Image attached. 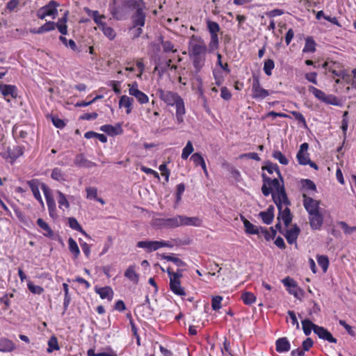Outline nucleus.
I'll list each match as a JSON object with an SVG mask.
<instances>
[{
	"label": "nucleus",
	"mask_w": 356,
	"mask_h": 356,
	"mask_svg": "<svg viewBox=\"0 0 356 356\" xmlns=\"http://www.w3.org/2000/svg\"><path fill=\"white\" fill-rule=\"evenodd\" d=\"M263 184L262 194L267 197L272 195V199L277 207V220H283L284 225L288 227L292 221V214L289 209L291 201L288 198L284 185H280L277 179H272L265 173L261 174Z\"/></svg>",
	"instance_id": "obj_1"
},
{
	"label": "nucleus",
	"mask_w": 356,
	"mask_h": 356,
	"mask_svg": "<svg viewBox=\"0 0 356 356\" xmlns=\"http://www.w3.org/2000/svg\"><path fill=\"white\" fill-rule=\"evenodd\" d=\"M156 95L168 106H175V118L177 123L180 124L184 121L186 113L185 103L183 98L177 93L171 90H166L161 88H157Z\"/></svg>",
	"instance_id": "obj_2"
},
{
	"label": "nucleus",
	"mask_w": 356,
	"mask_h": 356,
	"mask_svg": "<svg viewBox=\"0 0 356 356\" xmlns=\"http://www.w3.org/2000/svg\"><path fill=\"white\" fill-rule=\"evenodd\" d=\"M202 220L197 217H187L178 215L173 218H156L154 225L159 229H174L180 226H195L199 227Z\"/></svg>",
	"instance_id": "obj_3"
},
{
	"label": "nucleus",
	"mask_w": 356,
	"mask_h": 356,
	"mask_svg": "<svg viewBox=\"0 0 356 356\" xmlns=\"http://www.w3.org/2000/svg\"><path fill=\"white\" fill-rule=\"evenodd\" d=\"M188 50L190 56H205L207 47L200 36L193 35L188 43Z\"/></svg>",
	"instance_id": "obj_4"
},
{
	"label": "nucleus",
	"mask_w": 356,
	"mask_h": 356,
	"mask_svg": "<svg viewBox=\"0 0 356 356\" xmlns=\"http://www.w3.org/2000/svg\"><path fill=\"white\" fill-rule=\"evenodd\" d=\"M251 92V97L257 101H261L270 95L268 90L261 87L259 77L257 75L252 76Z\"/></svg>",
	"instance_id": "obj_5"
},
{
	"label": "nucleus",
	"mask_w": 356,
	"mask_h": 356,
	"mask_svg": "<svg viewBox=\"0 0 356 356\" xmlns=\"http://www.w3.org/2000/svg\"><path fill=\"white\" fill-rule=\"evenodd\" d=\"M309 91L321 102L326 104L339 106L340 104L338 98L334 95H326L323 90L314 86L309 87Z\"/></svg>",
	"instance_id": "obj_6"
},
{
	"label": "nucleus",
	"mask_w": 356,
	"mask_h": 356,
	"mask_svg": "<svg viewBox=\"0 0 356 356\" xmlns=\"http://www.w3.org/2000/svg\"><path fill=\"white\" fill-rule=\"evenodd\" d=\"M67 13H65L64 16L60 18L57 23L54 22H47L44 24H43L45 32H49L51 31H54L56 28L58 29V31L62 35L67 34Z\"/></svg>",
	"instance_id": "obj_7"
},
{
	"label": "nucleus",
	"mask_w": 356,
	"mask_h": 356,
	"mask_svg": "<svg viewBox=\"0 0 356 356\" xmlns=\"http://www.w3.org/2000/svg\"><path fill=\"white\" fill-rule=\"evenodd\" d=\"M58 6L59 4L56 1H51L48 4L38 10L37 17L40 19H44L47 16H51L53 19H55L58 14L57 7Z\"/></svg>",
	"instance_id": "obj_8"
},
{
	"label": "nucleus",
	"mask_w": 356,
	"mask_h": 356,
	"mask_svg": "<svg viewBox=\"0 0 356 356\" xmlns=\"http://www.w3.org/2000/svg\"><path fill=\"white\" fill-rule=\"evenodd\" d=\"M41 189L46 199L49 216L52 218H55L56 217V205L55 200L51 194L50 189L45 184H42L41 185Z\"/></svg>",
	"instance_id": "obj_9"
},
{
	"label": "nucleus",
	"mask_w": 356,
	"mask_h": 356,
	"mask_svg": "<svg viewBox=\"0 0 356 356\" xmlns=\"http://www.w3.org/2000/svg\"><path fill=\"white\" fill-rule=\"evenodd\" d=\"M24 147L23 146L16 145L13 147H7L4 152L1 154L3 158L10 159L11 163L15 161L19 156L24 154Z\"/></svg>",
	"instance_id": "obj_10"
},
{
	"label": "nucleus",
	"mask_w": 356,
	"mask_h": 356,
	"mask_svg": "<svg viewBox=\"0 0 356 356\" xmlns=\"http://www.w3.org/2000/svg\"><path fill=\"white\" fill-rule=\"evenodd\" d=\"M323 67L328 72L332 73L334 76L342 77L346 74L345 70L342 68L340 63L336 61H326L323 64Z\"/></svg>",
	"instance_id": "obj_11"
},
{
	"label": "nucleus",
	"mask_w": 356,
	"mask_h": 356,
	"mask_svg": "<svg viewBox=\"0 0 356 356\" xmlns=\"http://www.w3.org/2000/svg\"><path fill=\"white\" fill-rule=\"evenodd\" d=\"M303 206L308 214L320 211V202L302 194Z\"/></svg>",
	"instance_id": "obj_12"
},
{
	"label": "nucleus",
	"mask_w": 356,
	"mask_h": 356,
	"mask_svg": "<svg viewBox=\"0 0 356 356\" xmlns=\"http://www.w3.org/2000/svg\"><path fill=\"white\" fill-rule=\"evenodd\" d=\"M0 92L8 102H10V97L15 99L17 97V88L14 85L0 84Z\"/></svg>",
	"instance_id": "obj_13"
},
{
	"label": "nucleus",
	"mask_w": 356,
	"mask_h": 356,
	"mask_svg": "<svg viewBox=\"0 0 356 356\" xmlns=\"http://www.w3.org/2000/svg\"><path fill=\"white\" fill-rule=\"evenodd\" d=\"M170 278V289L172 292L177 296H185V290L181 286V279H179V277L175 275L168 276Z\"/></svg>",
	"instance_id": "obj_14"
},
{
	"label": "nucleus",
	"mask_w": 356,
	"mask_h": 356,
	"mask_svg": "<svg viewBox=\"0 0 356 356\" xmlns=\"http://www.w3.org/2000/svg\"><path fill=\"white\" fill-rule=\"evenodd\" d=\"M309 145L304 143L300 145V149L297 153L296 159L300 165H306L309 161V154L307 152Z\"/></svg>",
	"instance_id": "obj_15"
},
{
	"label": "nucleus",
	"mask_w": 356,
	"mask_h": 356,
	"mask_svg": "<svg viewBox=\"0 0 356 356\" xmlns=\"http://www.w3.org/2000/svg\"><path fill=\"white\" fill-rule=\"evenodd\" d=\"M309 225L312 229L318 230L323 222V216L320 211L309 214Z\"/></svg>",
	"instance_id": "obj_16"
},
{
	"label": "nucleus",
	"mask_w": 356,
	"mask_h": 356,
	"mask_svg": "<svg viewBox=\"0 0 356 356\" xmlns=\"http://www.w3.org/2000/svg\"><path fill=\"white\" fill-rule=\"evenodd\" d=\"M261 170H266L270 175H272L275 172L277 175V178L275 177L274 179H277L280 185H284V179L277 163H273L268 161L261 167Z\"/></svg>",
	"instance_id": "obj_17"
},
{
	"label": "nucleus",
	"mask_w": 356,
	"mask_h": 356,
	"mask_svg": "<svg viewBox=\"0 0 356 356\" xmlns=\"http://www.w3.org/2000/svg\"><path fill=\"white\" fill-rule=\"evenodd\" d=\"M143 10L144 8H139L132 15V29L136 28L138 26L143 27L145 26L146 15Z\"/></svg>",
	"instance_id": "obj_18"
},
{
	"label": "nucleus",
	"mask_w": 356,
	"mask_h": 356,
	"mask_svg": "<svg viewBox=\"0 0 356 356\" xmlns=\"http://www.w3.org/2000/svg\"><path fill=\"white\" fill-rule=\"evenodd\" d=\"M314 333L321 339L327 341L330 343H336L337 339L334 338L330 332L322 326L316 327Z\"/></svg>",
	"instance_id": "obj_19"
},
{
	"label": "nucleus",
	"mask_w": 356,
	"mask_h": 356,
	"mask_svg": "<svg viewBox=\"0 0 356 356\" xmlns=\"http://www.w3.org/2000/svg\"><path fill=\"white\" fill-rule=\"evenodd\" d=\"M27 184L30 187L34 197L42 205L44 206V202L42 198V196L40 193V185H42V184H40V181L36 179H33L31 180H29L27 181Z\"/></svg>",
	"instance_id": "obj_20"
},
{
	"label": "nucleus",
	"mask_w": 356,
	"mask_h": 356,
	"mask_svg": "<svg viewBox=\"0 0 356 356\" xmlns=\"http://www.w3.org/2000/svg\"><path fill=\"white\" fill-rule=\"evenodd\" d=\"M136 246L149 253L159 249V241H140L137 243Z\"/></svg>",
	"instance_id": "obj_21"
},
{
	"label": "nucleus",
	"mask_w": 356,
	"mask_h": 356,
	"mask_svg": "<svg viewBox=\"0 0 356 356\" xmlns=\"http://www.w3.org/2000/svg\"><path fill=\"white\" fill-rule=\"evenodd\" d=\"M300 232V229L296 225H294L291 228L287 229L284 234L287 243L289 244H296V241Z\"/></svg>",
	"instance_id": "obj_22"
},
{
	"label": "nucleus",
	"mask_w": 356,
	"mask_h": 356,
	"mask_svg": "<svg viewBox=\"0 0 356 356\" xmlns=\"http://www.w3.org/2000/svg\"><path fill=\"white\" fill-rule=\"evenodd\" d=\"M100 130L111 136L122 134L123 133V129L120 124H117L115 127L111 124H104L100 127Z\"/></svg>",
	"instance_id": "obj_23"
},
{
	"label": "nucleus",
	"mask_w": 356,
	"mask_h": 356,
	"mask_svg": "<svg viewBox=\"0 0 356 356\" xmlns=\"http://www.w3.org/2000/svg\"><path fill=\"white\" fill-rule=\"evenodd\" d=\"M74 163L76 166L79 168L84 167L90 168L96 166V163L86 159L83 154H77L74 158Z\"/></svg>",
	"instance_id": "obj_24"
},
{
	"label": "nucleus",
	"mask_w": 356,
	"mask_h": 356,
	"mask_svg": "<svg viewBox=\"0 0 356 356\" xmlns=\"http://www.w3.org/2000/svg\"><path fill=\"white\" fill-rule=\"evenodd\" d=\"M86 13L91 16L95 22V24L98 26L99 29H101L106 24L102 22L103 19L106 18L105 15H100L98 10H92L89 8H85Z\"/></svg>",
	"instance_id": "obj_25"
},
{
	"label": "nucleus",
	"mask_w": 356,
	"mask_h": 356,
	"mask_svg": "<svg viewBox=\"0 0 356 356\" xmlns=\"http://www.w3.org/2000/svg\"><path fill=\"white\" fill-rule=\"evenodd\" d=\"M264 223L270 225L274 218V207L273 205L268 207L266 211H261L259 214Z\"/></svg>",
	"instance_id": "obj_26"
},
{
	"label": "nucleus",
	"mask_w": 356,
	"mask_h": 356,
	"mask_svg": "<svg viewBox=\"0 0 356 356\" xmlns=\"http://www.w3.org/2000/svg\"><path fill=\"white\" fill-rule=\"evenodd\" d=\"M241 220L243 222L245 232L248 234H259L260 227H257L247 220L245 216H241Z\"/></svg>",
	"instance_id": "obj_27"
},
{
	"label": "nucleus",
	"mask_w": 356,
	"mask_h": 356,
	"mask_svg": "<svg viewBox=\"0 0 356 356\" xmlns=\"http://www.w3.org/2000/svg\"><path fill=\"white\" fill-rule=\"evenodd\" d=\"M95 291L99 295L102 299H107L111 301L113 297V291L110 286L95 287Z\"/></svg>",
	"instance_id": "obj_28"
},
{
	"label": "nucleus",
	"mask_w": 356,
	"mask_h": 356,
	"mask_svg": "<svg viewBox=\"0 0 356 356\" xmlns=\"http://www.w3.org/2000/svg\"><path fill=\"white\" fill-rule=\"evenodd\" d=\"M276 350L278 353L288 352L291 348V344L286 337L279 338L275 341Z\"/></svg>",
	"instance_id": "obj_29"
},
{
	"label": "nucleus",
	"mask_w": 356,
	"mask_h": 356,
	"mask_svg": "<svg viewBox=\"0 0 356 356\" xmlns=\"http://www.w3.org/2000/svg\"><path fill=\"white\" fill-rule=\"evenodd\" d=\"M125 6H124V3H122L121 5L114 6L111 8V13L113 15V18L121 20L122 19L125 15Z\"/></svg>",
	"instance_id": "obj_30"
},
{
	"label": "nucleus",
	"mask_w": 356,
	"mask_h": 356,
	"mask_svg": "<svg viewBox=\"0 0 356 356\" xmlns=\"http://www.w3.org/2000/svg\"><path fill=\"white\" fill-rule=\"evenodd\" d=\"M124 277L134 284H138L139 281V275L136 272V266L131 265L124 272Z\"/></svg>",
	"instance_id": "obj_31"
},
{
	"label": "nucleus",
	"mask_w": 356,
	"mask_h": 356,
	"mask_svg": "<svg viewBox=\"0 0 356 356\" xmlns=\"http://www.w3.org/2000/svg\"><path fill=\"white\" fill-rule=\"evenodd\" d=\"M36 222L38 226L43 231L42 234L44 236L48 238H52L54 236V231L43 219L38 218Z\"/></svg>",
	"instance_id": "obj_32"
},
{
	"label": "nucleus",
	"mask_w": 356,
	"mask_h": 356,
	"mask_svg": "<svg viewBox=\"0 0 356 356\" xmlns=\"http://www.w3.org/2000/svg\"><path fill=\"white\" fill-rule=\"evenodd\" d=\"M133 103V98L129 97L127 95H122L120 98L119 106L120 107H124L126 108L127 114H129L132 111Z\"/></svg>",
	"instance_id": "obj_33"
},
{
	"label": "nucleus",
	"mask_w": 356,
	"mask_h": 356,
	"mask_svg": "<svg viewBox=\"0 0 356 356\" xmlns=\"http://www.w3.org/2000/svg\"><path fill=\"white\" fill-rule=\"evenodd\" d=\"M15 348V343L13 341L7 338L0 339V351L6 353L11 352Z\"/></svg>",
	"instance_id": "obj_34"
},
{
	"label": "nucleus",
	"mask_w": 356,
	"mask_h": 356,
	"mask_svg": "<svg viewBox=\"0 0 356 356\" xmlns=\"http://www.w3.org/2000/svg\"><path fill=\"white\" fill-rule=\"evenodd\" d=\"M12 133L15 138H20L22 140L26 139L29 136L28 131L22 129V126L18 124L13 126Z\"/></svg>",
	"instance_id": "obj_35"
},
{
	"label": "nucleus",
	"mask_w": 356,
	"mask_h": 356,
	"mask_svg": "<svg viewBox=\"0 0 356 356\" xmlns=\"http://www.w3.org/2000/svg\"><path fill=\"white\" fill-rule=\"evenodd\" d=\"M68 225L70 227L74 230L78 231L87 238H90V236L83 229L77 220L74 217L68 218Z\"/></svg>",
	"instance_id": "obj_36"
},
{
	"label": "nucleus",
	"mask_w": 356,
	"mask_h": 356,
	"mask_svg": "<svg viewBox=\"0 0 356 356\" xmlns=\"http://www.w3.org/2000/svg\"><path fill=\"white\" fill-rule=\"evenodd\" d=\"M316 42L312 37H307L305 39V47L302 49L303 53H314L316 51Z\"/></svg>",
	"instance_id": "obj_37"
},
{
	"label": "nucleus",
	"mask_w": 356,
	"mask_h": 356,
	"mask_svg": "<svg viewBox=\"0 0 356 356\" xmlns=\"http://www.w3.org/2000/svg\"><path fill=\"white\" fill-rule=\"evenodd\" d=\"M319 325H317L314 323H313L309 319H305L302 321V327L304 332V334L306 336H309L312 330L314 332V330L316 327H318Z\"/></svg>",
	"instance_id": "obj_38"
},
{
	"label": "nucleus",
	"mask_w": 356,
	"mask_h": 356,
	"mask_svg": "<svg viewBox=\"0 0 356 356\" xmlns=\"http://www.w3.org/2000/svg\"><path fill=\"white\" fill-rule=\"evenodd\" d=\"M125 8H134L138 10L139 8H145L143 0H127L123 2Z\"/></svg>",
	"instance_id": "obj_39"
},
{
	"label": "nucleus",
	"mask_w": 356,
	"mask_h": 356,
	"mask_svg": "<svg viewBox=\"0 0 356 356\" xmlns=\"http://www.w3.org/2000/svg\"><path fill=\"white\" fill-rule=\"evenodd\" d=\"M67 242L70 252L73 254L74 259H77L80 255V250L76 242L72 237L69 238Z\"/></svg>",
	"instance_id": "obj_40"
},
{
	"label": "nucleus",
	"mask_w": 356,
	"mask_h": 356,
	"mask_svg": "<svg viewBox=\"0 0 356 356\" xmlns=\"http://www.w3.org/2000/svg\"><path fill=\"white\" fill-rule=\"evenodd\" d=\"M193 60V65L196 71L199 72L204 65L205 56H190Z\"/></svg>",
	"instance_id": "obj_41"
},
{
	"label": "nucleus",
	"mask_w": 356,
	"mask_h": 356,
	"mask_svg": "<svg viewBox=\"0 0 356 356\" xmlns=\"http://www.w3.org/2000/svg\"><path fill=\"white\" fill-rule=\"evenodd\" d=\"M48 348L47 352L48 353H52L54 350H60L58 339L55 335H52L47 341Z\"/></svg>",
	"instance_id": "obj_42"
},
{
	"label": "nucleus",
	"mask_w": 356,
	"mask_h": 356,
	"mask_svg": "<svg viewBox=\"0 0 356 356\" xmlns=\"http://www.w3.org/2000/svg\"><path fill=\"white\" fill-rule=\"evenodd\" d=\"M219 48V38L218 33L210 34V41L209 42V51L213 52Z\"/></svg>",
	"instance_id": "obj_43"
},
{
	"label": "nucleus",
	"mask_w": 356,
	"mask_h": 356,
	"mask_svg": "<svg viewBox=\"0 0 356 356\" xmlns=\"http://www.w3.org/2000/svg\"><path fill=\"white\" fill-rule=\"evenodd\" d=\"M161 258L167 260L168 261L173 262L178 267H185L186 264L179 258L175 257L174 254L170 255L162 254Z\"/></svg>",
	"instance_id": "obj_44"
},
{
	"label": "nucleus",
	"mask_w": 356,
	"mask_h": 356,
	"mask_svg": "<svg viewBox=\"0 0 356 356\" xmlns=\"http://www.w3.org/2000/svg\"><path fill=\"white\" fill-rule=\"evenodd\" d=\"M161 44L165 53H176L177 51L174 44L170 40H164L163 38H161Z\"/></svg>",
	"instance_id": "obj_45"
},
{
	"label": "nucleus",
	"mask_w": 356,
	"mask_h": 356,
	"mask_svg": "<svg viewBox=\"0 0 356 356\" xmlns=\"http://www.w3.org/2000/svg\"><path fill=\"white\" fill-rule=\"evenodd\" d=\"M316 260L318 265L322 268L323 271L325 273L329 267V259L326 255H317Z\"/></svg>",
	"instance_id": "obj_46"
},
{
	"label": "nucleus",
	"mask_w": 356,
	"mask_h": 356,
	"mask_svg": "<svg viewBox=\"0 0 356 356\" xmlns=\"http://www.w3.org/2000/svg\"><path fill=\"white\" fill-rule=\"evenodd\" d=\"M241 298L244 304L250 305L256 301V296L251 292L246 291L241 294Z\"/></svg>",
	"instance_id": "obj_47"
},
{
	"label": "nucleus",
	"mask_w": 356,
	"mask_h": 356,
	"mask_svg": "<svg viewBox=\"0 0 356 356\" xmlns=\"http://www.w3.org/2000/svg\"><path fill=\"white\" fill-rule=\"evenodd\" d=\"M131 96L134 97L140 104H145L149 102L148 96L140 90L136 91L134 94L131 95Z\"/></svg>",
	"instance_id": "obj_48"
},
{
	"label": "nucleus",
	"mask_w": 356,
	"mask_h": 356,
	"mask_svg": "<svg viewBox=\"0 0 356 356\" xmlns=\"http://www.w3.org/2000/svg\"><path fill=\"white\" fill-rule=\"evenodd\" d=\"M337 224L341 227L345 234L350 235L356 232V226L350 227L344 221H339Z\"/></svg>",
	"instance_id": "obj_49"
},
{
	"label": "nucleus",
	"mask_w": 356,
	"mask_h": 356,
	"mask_svg": "<svg viewBox=\"0 0 356 356\" xmlns=\"http://www.w3.org/2000/svg\"><path fill=\"white\" fill-rule=\"evenodd\" d=\"M194 150L193 143L191 141L188 140L184 147L181 153V159L186 160L188 158V156L193 153Z\"/></svg>",
	"instance_id": "obj_50"
},
{
	"label": "nucleus",
	"mask_w": 356,
	"mask_h": 356,
	"mask_svg": "<svg viewBox=\"0 0 356 356\" xmlns=\"http://www.w3.org/2000/svg\"><path fill=\"white\" fill-rule=\"evenodd\" d=\"M58 202L60 209H68L70 207V203L67 201L65 195L60 191H58Z\"/></svg>",
	"instance_id": "obj_51"
},
{
	"label": "nucleus",
	"mask_w": 356,
	"mask_h": 356,
	"mask_svg": "<svg viewBox=\"0 0 356 356\" xmlns=\"http://www.w3.org/2000/svg\"><path fill=\"white\" fill-rule=\"evenodd\" d=\"M135 64L136 65L137 70H138V73L136 74V76L137 78L141 79H142V75L144 73L145 70V64H144L143 58H138L136 60Z\"/></svg>",
	"instance_id": "obj_52"
},
{
	"label": "nucleus",
	"mask_w": 356,
	"mask_h": 356,
	"mask_svg": "<svg viewBox=\"0 0 356 356\" xmlns=\"http://www.w3.org/2000/svg\"><path fill=\"white\" fill-rule=\"evenodd\" d=\"M272 156L282 165H286L289 163L287 158L279 150L273 151Z\"/></svg>",
	"instance_id": "obj_53"
},
{
	"label": "nucleus",
	"mask_w": 356,
	"mask_h": 356,
	"mask_svg": "<svg viewBox=\"0 0 356 356\" xmlns=\"http://www.w3.org/2000/svg\"><path fill=\"white\" fill-rule=\"evenodd\" d=\"M275 67V63L273 60L268 58L264 61V71L267 76L272 74V70Z\"/></svg>",
	"instance_id": "obj_54"
},
{
	"label": "nucleus",
	"mask_w": 356,
	"mask_h": 356,
	"mask_svg": "<svg viewBox=\"0 0 356 356\" xmlns=\"http://www.w3.org/2000/svg\"><path fill=\"white\" fill-rule=\"evenodd\" d=\"M100 29L102 31L104 35L106 36L109 40H113L115 38L116 35L115 31L113 28L108 26L106 24H105L104 26H102Z\"/></svg>",
	"instance_id": "obj_55"
},
{
	"label": "nucleus",
	"mask_w": 356,
	"mask_h": 356,
	"mask_svg": "<svg viewBox=\"0 0 356 356\" xmlns=\"http://www.w3.org/2000/svg\"><path fill=\"white\" fill-rule=\"evenodd\" d=\"M51 177L53 179L58 181H65V175L58 168H55L52 170Z\"/></svg>",
	"instance_id": "obj_56"
},
{
	"label": "nucleus",
	"mask_w": 356,
	"mask_h": 356,
	"mask_svg": "<svg viewBox=\"0 0 356 356\" xmlns=\"http://www.w3.org/2000/svg\"><path fill=\"white\" fill-rule=\"evenodd\" d=\"M29 290L33 294L40 295L44 292V289L38 285H35L31 281L27 283Z\"/></svg>",
	"instance_id": "obj_57"
},
{
	"label": "nucleus",
	"mask_w": 356,
	"mask_h": 356,
	"mask_svg": "<svg viewBox=\"0 0 356 356\" xmlns=\"http://www.w3.org/2000/svg\"><path fill=\"white\" fill-rule=\"evenodd\" d=\"M207 25L210 34L218 33L220 30L219 24L216 22L208 20Z\"/></svg>",
	"instance_id": "obj_58"
},
{
	"label": "nucleus",
	"mask_w": 356,
	"mask_h": 356,
	"mask_svg": "<svg viewBox=\"0 0 356 356\" xmlns=\"http://www.w3.org/2000/svg\"><path fill=\"white\" fill-rule=\"evenodd\" d=\"M302 188L307 191H316V184L311 179H302Z\"/></svg>",
	"instance_id": "obj_59"
},
{
	"label": "nucleus",
	"mask_w": 356,
	"mask_h": 356,
	"mask_svg": "<svg viewBox=\"0 0 356 356\" xmlns=\"http://www.w3.org/2000/svg\"><path fill=\"white\" fill-rule=\"evenodd\" d=\"M222 297L220 296H213L211 299V307L213 310L216 311L221 308V302Z\"/></svg>",
	"instance_id": "obj_60"
},
{
	"label": "nucleus",
	"mask_w": 356,
	"mask_h": 356,
	"mask_svg": "<svg viewBox=\"0 0 356 356\" xmlns=\"http://www.w3.org/2000/svg\"><path fill=\"white\" fill-rule=\"evenodd\" d=\"M191 160L193 162L195 166L200 165V163H202L204 161L203 156L198 152L192 154Z\"/></svg>",
	"instance_id": "obj_61"
},
{
	"label": "nucleus",
	"mask_w": 356,
	"mask_h": 356,
	"mask_svg": "<svg viewBox=\"0 0 356 356\" xmlns=\"http://www.w3.org/2000/svg\"><path fill=\"white\" fill-rule=\"evenodd\" d=\"M282 283L286 287H287L288 290L289 289L296 288V286H297L296 282L290 277H286L284 279H283Z\"/></svg>",
	"instance_id": "obj_62"
},
{
	"label": "nucleus",
	"mask_w": 356,
	"mask_h": 356,
	"mask_svg": "<svg viewBox=\"0 0 356 356\" xmlns=\"http://www.w3.org/2000/svg\"><path fill=\"white\" fill-rule=\"evenodd\" d=\"M289 293L291 295H293L296 298L300 299L303 296L304 291L303 290L299 287L298 285L296 288H292L289 289Z\"/></svg>",
	"instance_id": "obj_63"
},
{
	"label": "nucleus",
	"mask_w": 356,
	"mask_h": 356,
	"mask_svg": "<svg viewBox=\"0 0 356 356\" xmlns=\"http://www.w3.org/2000/svg\"><path fill=\"white\" fill-rule=\"evenodd\" d=\"M51 122L58 129H63L66 124L62 119H60L57 116H51Z\"/></svg>",
	"instance_id": "obj_64"
}]
</instances>
